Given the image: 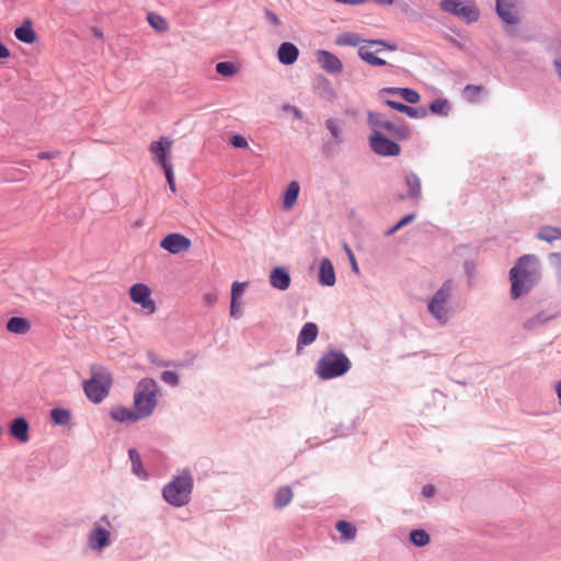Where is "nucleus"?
Segmentation results:
<instances>
[{"mask_svg": "<svg viewBox=\"0 0 561 561\" xmlns=\"http://www.w3.org/2000/svg\"><path fill=\"white\" fill-rule=\"evenodd\" d=\"M540 277L539 259L535 254L522 255L510 270L511 297L518 299L528 294Z\"/></svg>", "mask_w": 561, "mask_h": 561, "instance_id": "f257e3e1", "label": "nucleus"}, {"mask_svg": "<svg viewBox=\"0 0 561 561\" xmlns=\"http://www.w3.org/2000/svg\"><path fill=\"white\" fill-rule=\"evenodd\" d=\"M91 377L83 381L82 387L87 398L93 403H101L113 386L110 370L100 365L91 366Z\"/></svg>", "mask_w": 561, "mask_h": 561, "instance_id": "f03ea898", "label": "nucleus"}, {"mask_svg": "<svg viewBox=\"0 0 561 561\" xmlns=\"http://www.w3.org/2000/svg\"><path fill=\"white\" fill-rule=\"evenodd\" d=\"M351 360L341 351H329L318 360L316 373L322 380H329L345 375L351 369Z\"/></svg>", "mask_w": 561, "mask_h": 561, "instance_id": "7ed1b4c3", "label": "nucleus"}, {"mask_svg": "<svg viewBox=\"0 0 561 561\" xmlns=\"http://www.w3.org/2000/svg\"><path fill=\"white\" fill-rule=\"evenodd\" d=\"M134 405L142 419L152 414L157 405V382L152 378H144L138 382Z\"/></svg>", "mask_w": 561, "mask_h": 561, "instance_id": "20e7f679", "label": "nucleus"}, {"mask_svg": "<svg viewBox=\"0 0 561 561\" xmlns=\"http://www.w3.org/2000/svg\"><path fill=\"white\" fill-rule=\"evenodd\" d=\"M454 290L453 280L447 279L434 294L428 302L430 313L439 322L446 323L449 320V312L446 309L447 304Z\"/></svg>", "mask_w": 561, "mask_h": 561, "instance_id": "39448f33", "label": "nucleus"}, {"mask_svg": "<svg viewBox=\"0 0 561 561\" xmlns=\"http://www.w3.org/2000/svg\"><path fill=\"white\" fill-rule=\"evenodd\" d=\"M368 140L371 150L380 157H397L401 153L398 140H391L379 130L373 131Z\"/></svg>", "mask_w": 561, "mask_h": 561, "instance_id": "423d86ee", "label": "nucleus"}, {"mask_svg": "<svg viewBox=\"0 0 561 561\" xmlns=\"http://www.w3.org/2000/svg\"><path fill=\"white\" fill-rule=\"evenodd\" d=\"M495 12L505 26H515L519 23L518 0H496Z\"/></svg>", "mask_w": 561, "mask_h": 561, "instance_id": "0eeeda50", "label": "nucleus"}, {"mask_svg": "<svg viewBox=\"0 0 561 561\" xmlns=\"http://www.w3.org/2000/svg\"><path fill=\"white\" fill-rule=\"evenodd\" d=\"M151 290L146 284H134L129 289V296L133 302L140 305L150 313L154 312L156 305L150 298Z\"/></svg>", "mask_w": 561, "mask_h": 561, "instance_id": "6e6552de", "label": "nucleus"}, {"mask_svg": "<svg viewBox=\"0 0 561 561\" xmlns=\"http://www.w3.org/2000/svg\"><path fill=\"white\" fill-rule=\"evenodd\" d=\"M192 245L191 240L181 233H169L160 241V247L171 254L187 251Z\"/></svg>", "mask_w": 561, "mask_h": 561, "instance_id": "1a4fd4ad", "label": "nucleus"}, {"mask_svg": "<svg viewBox=\"0 0 561 561\" xmlns=\"http://www.w3.org/2000/svg\"><path fill=\"white\" fill-rule=\"evenodd\" d=\"M316 60L328 73L336 75L343 71L342 61L331 51L319 49L316 53Z\"/></svg>", "mask_w": 561, "mask_h": 561, "instance_id": "9d476101", "label": "nucleus"}, {"mask_svg": "<svg viewBox=\"0 0 561 561\" xmlns=\"http://www.w3.org/2000/svg\"><path fill=\"white\" fill-rule=\"evenodd\" d=\"M404 183H405V186L408 187V193L405 195L400 194L398 196V198L400 201L405 199V198H411V199L415 201L416 203H419L422 197L421 180H420L419 175L416 173H414L413 171H405Z\"/></svg>", "mask_w": 561, "mask_h": 561, "instance_id": "9b49d317", "label": "nucleus"}, {"mask_svg": "<svg viewBox=\"0 0 561 561\" xmlns=\"http://www.w3.org/2000/svg\"><path fill=\"white\" fill-rule=\"evenodd\" d=\"M170 149L171 141H169L168 138H161L159 141H153L150 145V151L154 153L156 161L162 167V169H164L165 165H172L171 162L168 160Z\"/></svg>", "mask_w": 561, "mask_h": 561, "instance_id": "f8f14e48", "label": "nucleus"}, {"mask_svg": "<svg viewBox=\"0 0 561 561\" xmlns=\"http://www.w3.org/2000/svg\"><path fill=\"white\" fill-rule=\"evenodd\" d=\"M383 129L398 141L408 140L412 135L411 127L403 119L398 122L388 121L387 124H383Z\"/></svg>", "mask_w": 561, "mask_h": 561, "instance_id": "ddd939ff", "label": "nucleus"}, {"mask_svg": "<svg viewBox=\"0 0 561 561\" xmlns=\"http://www.w3.org/2000/svg\"><path fill=\"white\" fill-rule=\"evenodd\" d=\"M319 334L318 325L313 322H307L302 325L298 339H297V353H299L304 346L312 344Z\"/></svg>", "mask_w": 561, "mask_h": 561, "instance_id": "4468645a", "label": "nucleus"}, {"mask_svg": "<svg viewBox=\"0 0 561 561\" xmlns=\"http://www.w3.org/2000/svg\"><path fill=\"white\" fill-rule=\"evenodd\" d=\"M30 425L25 417H15L9 426L10 435L16 438L21 443H27L30 439L28 435Z\"/></svg>", "mask_w": 561, "mask_h": 561, "instance_id": "2eb2a0df", "label": "nucleus"}, {"mask_svg": "<svg viewBox=\"0 0 561 561\" xmlns=\"http://www.w3.org/2000/svg\"><path fill=\"white\" fill-rule=\"evenodd\" d=\"M110 415L113 420L119 423H135L142 419L141 414H139L136 409L131 410L123 405L112 408Z\"/></svg>", "mask_w": 561, "mask_h": 561, "instance_id": "dca6fc26", "label": "nucleus"}, {"mask_svg": "<svg viewBox=\"0 0 561 561\" xmlns=\"http://www.w3.org/2000/svg\"><path fill=\"white\" fill-rule=\"evenodd\" d=\"M289 272L282 266L274 267L270 273L271 285L278 290H286L290 286Z\"/></svg>", "mask_w": 561, "mask_h": 561, "instance_id": "f3484780", "label": "nucleus"}, {"mask_svg": "<svg viewBox=\"0 0 561 561\" xmlns=\"http://www.w3.org/2000/svg\"><path fill=\"white\" fill-rule=\"evenodd\" d=\"M299 49L298 47L290 43L284 42L279 45L277 50V57L280 64L285 66H290L298 59Z\"/></svg>", "mask_w": 561, "mask_h": 561, "instance_id": "a211bd4d", "label": "nucleus"}, {"mask_svg": "<svg viewBox=\"0 0 561 561\" xmlns=\"http://www.w3.org/2000/svg\"><path fill=\"white\" fill-rule=\"evenodd\" d=\"M110 542V531L96 525L89 534V545L94 550H101Z\"/></svg>", "mask_w": 561, "mask_h": 561, "instance_id": "6ab92c4d", "label": "nucleus"}, {"mask_svg": "<svg viewBox=\"0 0 561 561\" xmlns=\"http://www.w3.org/2000/svg\"><path fill=\"white\" fill-rule=\"evenodd\" d=\"M193 478L184 471L181 476L174 477L169 483H167L161 491H192Z\"/></svg>", "mask_w": 561, "mask_h": 561, "instance_id": "aec40b11", "label": "nucleus"}, {"mask_svg": "<svg viewBox=\"0 0 561 561\" xmlns=\"http://www.w3.org/2000/svg\"><path fill=\"white\" fill-rule=\"evenodd\" d=\"M335 282L336 277L332 262L328 257L322 259L319 267V283L322 286L331 287Z\"/></svg>", "mask_w": 561, "mask_h": 561, "instance_id": "412c9836", "label": "nucleus"}, {"mask_svg": "<svg viewBox=\"0 0 561 561\" xmlns=\"http://www.w3.org/2000/svg\"><path fill=\"white\" fill-rule=\"evenodd\" d=\"M15 37L25 44H33L36 41V33L32 27L31 20H25L22 25L15 28Z\"/></svg>", "mask_w": 561, "mask_h": 561, "instance_id": "4be33fe9", "label": "nucleus"}, {"mask_svg": "<svg viewBox=\"0 0 561 561\" xmlns=\"http://www.w3.org/2000/svg\"><path fill=\"white\" fill-rule=\"evenodd\" d=\"M7 330L14 334H26L31 330V322L23 317H12L8 320Z\"/></svg>", "mask_w": 561, "mask_h": 561, "instance_id": "5701e85b", "label": "nucleus"}, {"mask_svg": "<svg viewBox=\"0 0 561 561\" xmlns=\"http://www.w3.org/2000/svg\"><path fill=\"white\" fill-rule=\"evenodd\" d=\"M299 191L300 186L297 181H291L287 185L283 199V207L285 209H290L297 203Z\"/></svg>", "mask_w": 561, "mask_h": 561, "instance_id": "b1692460", "label": "nucleus"}, {"mask_svg": "<svg viewBox=\"0 0 561 561\" xmlns=\"http://www.w3.org/2000/svg\"><path fill=\"white\" fill-rule=\"evenodd\" d=\"M536 238L548 243H552L556 240H561V228L549 225L542 226L539 228Z\"/></svg>", "mask_w": 561, "mask_h": 561, "instance_id": "393cba45", "label": "nucleus"}, {"mask_svg": "<svg viewBox=\"0 0 561 561\" xmlns=\"http://www.w3.org/2000/svg\"><path fill=\"white\" fill-rule=\"evenodd\" d=\"M128 456L131 462L133 473L140 479H147L148 473L142 467L140 454L135 448H130L128 450Z\"/></svg>", "mask_w": 561, "mask_h": 561, "instance_id": "a878e982", "label": "nucleus"}, {"mask_svg": "<svg viewBox=\"0 0 561 561\" xmlns=\"http://www.w3.org/2000/svg\"><path fill=\"white\" fill-rule=\"evenodd\" d=\"M456 15L461 18L467 24H470L479 20L480 10L474 4H461Z\"/></svg>", "mask_w": 561, "mask_h": 561, "instance_id": "bb28decb", "label": "nucleus"}, {"mask_svg": "<svg viewBox=\"0 0 561 561\" xmlns=\"http://www.w3.org/2000/svg\"><path fill=\"white\" fill-rule=\"evenodd\" d=\"M366 39H363L359 34L355 33V32H344L342 34H340L336 39H335V44L339 45V46H352V47H356L358 46L362 42L365 43Z\"/></svg>", "mask_w": 561, "mask_h": 561, "instance_id": "cd10ccee", "label": "nucleus"}, {"mask_svg": "<svg viewBox=\"0 0 561 561\" xmlns=\"http://www.w3.org/2000/svg\"><path fill=\"white\" fill-rule=\"evenodd\" d=\"M325 127L328 131L330 133L333 140H335V144H343V133L341 123L337 118L330 117L325 121Z\"/></svg>", "mask_w": 561, "mask_h": 561, "instance_id": "c85d7f7f", "label": "nucleus"}, {"mask_svg": "<svg viewBox=\"0 0 561 561\" xmlns=\"http://www.w3.org/2000/svg\"><path fill=\"white\" fill-rule=\"evenodd\" d=\"M50 420L56 425H69L71 422V412L68 409L55 408L50 411Z\"/></svg>", "mask_w": 561, "mask_h": 561, "instance_id": "c756f323", "label": "nucleus"}, {"mask_svg": "<svg viewBox=\"0 0 561 561\" xmlns=\"http://www.w3.org/2000/svg\"><path fill=\"white\" fill-rule=\"evenodd\" d=\"M358 57L371 66L381 67L387 65L385 59L377 57L373 51L368 50L364 46L359 47Z\"/></svg>", "mask_w": 561, "mask_h": 561, "instance_id": "7c9ffc66", "label": "nucleus"}, {"mask_svg": "<svg viewBox=\"0 0 561 561\" xmlns=\"http://www.w3.org/2000/svg\"><path fill=\"white\" fill-rule=\"evenodd\" d=\"M336 529L345 540H353L357 534L356 527L346 520L337 522Z\"/></svg>", "mask_w": 561, "mask_h": 561, "instance_id": "2f4dec72", "label": "nucleus"}, {"mask_svg": "<svg viewBox=\"0 0 561 561\" xmlns=\"http://www.w3.org/2000/svg\"><path fill=\"white\" fill-rule=\"evenodd\" d=\"M449 108H450L449 102L446 99L438 98V99H435L430 104L427 112L430 111L432 114L445 116L448 114Z\"/></svg>", "mask_w": 561, "mask_h": 561, "instance_id": "473e14b6", "label": "nucleus"}, {"mask_svg": "<svg viewBox=\"0 0 561 561\" xmlns=\"http://www.w3.org/2000/svg\"><path fill=\"white\" fill-rule=\"evenodd\" d=\"M147 21L149 25L158 32H165L169 27L165 19L153 12L148 13Z\"/></svg>", "mask_w": 561, "mask_h": 561, "instance_id": "72a5a7b5", "label": "nucleus"}, {"mask_svg": "<svg viewBox=\"0 0 561 561\" xmlns=\"http://www.w3.org/2000/svg\"><path fill=\"white\" fill-rule=\"evenodd\" d=\"M550 320V317H546L543 313H537L533 316L531 318L527 319L523 323V328L527 331H531L542 324H545L547 321Z\"/></svg>", "mask_w": 561, "mask_h": 561, "instance_id": "f704fd0d", "label": "nucleus"}, {"mask_svg": "<svg viewBox=\"0 0 561 561\" xmlns=\"http://www.w3.org/2000/svg\"><path fill=\"white\" fill-rule=\"evenodd\" d=\"M387 122L378 112L369 111L367 113V123L373 128V131L383 129V124H387Z\"/></svg>", "mask_w": 561, "mask_h": 561, "instance_id": "c9c22d12", "label": "nucleus"}, {"mask_svg": "<svg viewBox=\"0 0 561 561\" xmlns=\"http://www.w3.org/2000/svg\"><path fill=\"white\" fill-rule=\"evenodd\" d=\"M190 493H162L164 500L174 505V506H182L190 501Z\"/></svg>", "mask_w": 561, "mask_h": 561, "instance_id": "e433bc0d", "label": "nucleus"}, {"mask_svg": "<svg viewBox=\"0 0 561 561\" xmlns=\"http://www.w3.org/2000/svg\"><path fill=\"white\" fill-rule=\"evenodd\" d=\"M397 5L404 15L413 21H421L423 19V15L414 10L407 1L399 0L397 1Z\"/></svg>", "mask_w": 561, "mask_h": 561, "instance_id": "4c0bfd02", "label": "nucleus"}, {"mask_svg": "<svg viewBox=\"0 0 561 561\" xmlns=\"http://www.w3.org/2000/svg\"><path fill=\"white\" fill-rule=\"evenodd\" d=\"M410 540L417 547H424L430 542V536L423 529H415L410 533Z\"/></svg>", "mask_w": 561, "mask_h": 561, "instance_id": "58836bf2", "label": "nucleus"}, {"mask_svg": "<svg viewBox=\"0 0 561 561\" xmlns=\"http://www.w3.org/2000/svg\"><path fill=\"white\" fill-rule=\"evenodd\" d=\"M415 214H408L405 215L404 217H402L394 226H392L391 228H389L386 232H385V236L387 237H390L392 234H394L397 231H399L401 228H403L404 226L411 224L414 219H415Z\"/></svg>", "mask_w": 561, "mask_h": 561, "instance_id": "ea45409f", "label": "nucleus"}, {"mask_svg": "<svg viewBox=\"0 0 561 561\" xmlns=\"http://www.w3.org/2000/svg\"><path fill=\"white\" fill-rule=\"evenodd\" d=\"M216 71L224 77H230L237 72V67L230 61H220L216 65Z\"/></svg>", "mask_w": 561, "mask_h": 561, "instance_id": "a19ab883", "label": "nucleus"}, {"mask_svg": "<svg viewBox=\"0 0 561 561\" xmlns=\"http://www.w3.org/2000/svg\"><path fill=\"white\" fill-rule=\"evenodd\" d=\"M461 5L460 0H440L439 7L444 12L457 14Z\"/></svg>", "mask_w": 561, "mask_h": 561, "instance_id": "79ce46f5", "label": "nucleus"}, {"mask_svg": "<svg viewBox=\"0 0 561 561\" xmlns=\"http://www.w3.org/2000/svg\"><path fill=\"white\" fill-rule=\"evenodd\" d=\"M402 113L411 118H423L427 115V108L412 107V106L405 104Z\"/></svg>", "mask_w": 561, "mask_h": 561, "instance_id": "37998d69", "label": "nucleus"}, {"mask_svg": "<svg viewBox=\"0 0 561 561\" xmlns=\"http://www.w3.org/2000/svg\"><path fill=\"white\" fill-rule=\"evenodd\" d=\"M549 259L554 270L556 277L561 283V252L550 253Z\"/></svg>", "mask_w": 561, "mask_h": 561, "instance_id": "c03bdc74", "label": "nucleus"}, {"mask_svg": "<svg viewBox=\"0 0 561 561\" xmlns=\"http://www.w3.org/2000/svg\"><path fill=\"white\" fill-rule=\"evenodd\" d=\"M161 380L172 387H176L180 383L179 375L175 371L164 370L161 374Z\"/></svg>", "mask_w": 561, "mask_h": 561, "instance_id": "a18cd8bd", "label": "nucleus"}, {"mask_svg": "<svg viewBox=\"0 0 561 561\" xmlns=\"http://www.w3.org/2000/svg\"><path fill=\"white\" fill-rule=\"evenodd\" d=\"M401 96L410 104H416L421 99L419 92L410 88H403Z\"/></svg>", "mask_w": 561, "mask_h": 561, "instance_id": "49530a36", "label": "nucleus"}, {"mask_svg": "<svg viewBox=\"0 0 561 561\" xmlns=\"http://www.w3.org/2000/svg\"><path fill=\"white\" fill-rule=\"evenodd\" d=\"M293 500V493H277L274 505L277 510H282L286 505H288Z\"/></svg>", "mask_w": 561, "mask_h": 561, "instance_id": "de8ad7c7", "label": "nucleus"}, {"mask_svg": "<svg viewBox=\"0 0 561 561\" xmlns=\"http://www.w3.org/2000/svg\"><path fill=\"white\" fill-rule=\"evenodd\" d=\"M365 43L369 44V45H379V46H382L389 50H397L398 46L396 43L393 42H388V41H385V39H367L365 41Z\"/></svg>", "mask_w": 561, "mask_h": 561, "instance_id": "09e8293b", "label": "nucleus"}, {"mask_svg": "<svg viewBox=\"0 0 561 561\" xmlns=\"http://www.w3.org/2000/svg\"><path fill=\"white\" fill-rule=\"evenodd\" d=\"M163 171H164L165 179H167V182H168V184H169L170 190H171L173 193H175V192H176V186H175L174 173H173L172 165H165V168L163 169Z\"/></svg>", "mask_w": 561, "mask_h": 561, "instance_id": "8fccbe9b", "label": "nucleus"}, {"mask_svg": "<svg viewBox=\"0 0 561 561\" xmlns=\"http://www.w3.org/2000/svg\"><path fill=\"white\" fill-rule=\"evenodd\" d=\"M230 144L236 148H242V149L248 148V146H249L247 139L239 134L231 136Z\"/></svg>", "mask_w": 561, "mask_h": 561, "instance_id": "3c124183", "label": "nucleus"}, {"mask_svg": "<svg viewBox=\"0 0 561 561\" xmlns=\"http://www.w3.org/2000/svg\"><path fill=\"white\" fill-rule=\"evenodd\" d=\"M342 144H335V140L331 139L322 145V152L325 156H331Z\"/></svg>", "mask_w": 561, "mask_h": 561, "instance_id": "603ef678", "label": "nucleus"}, {"mask_svg": "<svg viewBox=\"0 0 561 561\" xmlns=\"http://www.w3.org/2000/svg\"><path fill=\"white\" fill-rule=\"evenodd\" d=\"M344 250H345V252L347 254V257L350 260V263H351V266H352V271L355 272V273H359V267H358L356 257H355L352 249L345 243L344 244Z\"/></svg>", "mask_w": 561, "mask_h": 561, "instance_id": "864d4df0", "label": "nucleus"}, {"mask_svg": "<svg viewBox=\"0 0 561 561\" xmlns=\"http://www.w3.org/2000/svg\"><path fill=\"white\" fill-rule=\"evenodd\" d=\"M482 89H483L482 85L468 84L465 87L463 93L467 98H473V96H477L481 92Z\"/></svg>", "mask_w": 561, "mask_h": 561, "instance_id": "5fc2aeb1", "label": "nucleus"}, {"mask_svg": "<svg viewBox=\"0 0 561 561\" xmlns=\"http://www.w3.org/2000/svg\"><path fill=\"white\" fill-rule=\"evenodd\" d=\"M245 284L240 282H234L231 287V299L237 300L238 297L244 290Z\"/></svg>", "mask_w": 561, "mask_h": 561, "instance_id": "6e6d98bb", "label": "nucleus"}, {"mask_svg": "<svg viewBox=\"0 0 561 561\" xmlns=\"http://www.w3.org/2000/svg\"><path fill=\"white\" fill-rule=\"evenodd\" d=\"M264 13L268 22L274 26H279L282 24L279 18L270 9H265Z\"/></svg>", "mask_w": 561, "mask_h": 561, "instance_id": "4d7b16f0", "label": "nucleus"}, {"mask_svg": "<svg viewBox=\"0 0 561 561\" xmlns=\"http://www.w3.org/2000/svg\"><path fill=\"white\" fill-rule=\"evenodd\" d=\"M60 156V151L58 150H54V151H41L38 154H37V158L39 160H49V159H55L57 157Z\"/></svg>", "mask_w": 561, "mask_h": 561, "instance_id": "13d9d810", "label": "nucleus"}, {"mask_svg": "<svg viewBox=\"0 0 561 561\" xmlns=\"http://www.w3.org/2000/svg\"><path fill=\"white\" fill-rule=\"evenodd\" d=\"M385 103L392 110H396L400 113L403 112L405 104L394 101V100H386Z\"/></svg>", "mask_w": 561, "mask_h": 561, "instance_id": "bf43d9fd", "label": "nucleus"}, {"mask_svg": "<svg viewBox=\"0 0 561 561\" xmlns=\"http://www.w3.org/2000/svg\"><path fill=\"white\" fill-rule=\"evenodd\" d=\"M403 91V88H383L380 90L381 94H392V95H400Z\"/></svg>", "mask_w": 561, "mask_h": 561, "instance_id": "052dcab7", "label": "nucleus"}, {"mask_svg": "<svg viewBox=\"0 0 561 561\" xmlns=\"http://www.w3.org/2000/svg\"><path fill=\"white\" fill-rule=\"evenodd\" d=\"M230 316L233 318H238L240 316L239 304L237 300H233V299H231V302H230Z\"/></svg>", "mask_w": 561, "mask_h": 561, "instance_id": "680f3d73", "label": "nucleus"}, {"mask_svg": "<svg viewBox=\"0 0 561 561\" xmlns=\"http://www.w3.org/2000/svg\"><path fill=\"white\" fill-rule=\"evenodd\" d=\"M10 57L9 48L0 41V60Z\"/></svg>", "mask_w": 561, "mask_h": 561, "instance_id": "e2e57ef3", "label": "nucleus"}, {"mask_svg": "<svg viewBox=\"0 0 561 561\" xmlns=\"http://www.w3.org/2000/svg\"><path fill=\"white\" fill-rule=\"evenodd\" d=\"M337 3H344L348 5H358L364 3L366 0H334Z\"/></svg>", "mask_w": 561, "mask_h": 561, "instance_id": "0e129e2a", "label": "nucleus"}, {"mask_svg": "<svg viewBox=\"0 0 561 561\" xmlns=\"http://www.w3.org/2000/svg\"><path fill=\"white\" fill-rule=\"evenodd\" d=\"M160 366H163V367H169V366H174V367H178V366H183V364L181 363H174V362H170V360H162L159 363Z\"/></svg>", "mask_w": 561, "mask_h": 561, "instance_id": "69168bd1", "label": "nucleus"}, {"mask_svg": "<svg viewBox=\"0 0 561 561\" xmlns=\"http://www.w3.org/2000/svg\"><path fill=\"white\" fill-rule=\"evenodd\" d=\"M290 107H291V111H293V114L295 115V117L300 119L302 117V112L296 106H290Z\"/></svg>", "mask_w": 561, "mask_h": 561, "instance_id": "338daca9", "label": "nucleus"}, {"mask_svg": "<svg viewBox=\"0 0 561 561\" xmlns=\"http://www.w3.org/2000/svg\"><path fill=\"white\" fill-rule=\"evenodd\" d=\"M556 392L558 394L559 403L561 405V380L558 381L557 385H556Z\"/></svg>", "mask_w": 561, "mask_h": 561, "instance_id": "774afa93", "label": "nucleus"}]
</instances>
